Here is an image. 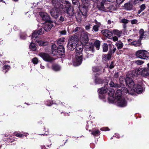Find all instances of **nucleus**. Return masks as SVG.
I'll return each instance as SVG.
<instances>
[{"mask_svg": "<svg viewBox=\"0 0 149 149\" xmlns=\"http://www.w3.org/2000/svg\"><path fill=\"white\" fill-rule=\"evenodd\" d=\"M125 82L128 86L130 88L132 94L134 92L140 94L144 91L143 88L141 85L138 84H135L132 79L131 78H130L129 77L127 76L125 79Z\"/></svg>", "mask_w": 149, "mask_h": 149, "instance_id": "1", "label": "nucleus"}, {"mask_svg": "<svg viewBox=\"0 0 149 149\" xmlns=\"http://www.w3.org/2000/svg\"><path fill=\"white\" fill-rule=\"evenodd\" d=\"M116 99L114 102L120 107H125L127 105V102L124 98L121 96V91L117 90L115 93Z\"/></svg>", "mask_w": 149, "mask_h": 149, "instance_id": "2", "label": "nucleus"}, {"mask_svg": "<svg viewBox=\"0 0 149 149\" xmlns=\"http://www.w3.org/2000/svg\"><path fill=\"white\" fill-rule=\"evenodd\" d=\"M83 48L81 46L77 47L76 49V60L73 63L74 66H78L81 63L82 59V52Z\"/></svg>", "mask_w": 149, "mask_h": 149, "instance_id": "3", "label": "nucleus"}, {"mask_svg": "<svg viewBox=\"0 0 149 149\" xmlns=\"http://www.w3.org/2000/svg\"><path fill=\"white\" fill-rule=\"evenodd\" d=\"M79 40V37L77 34L72 36L69 40L67 46L68 48L71 50H73L76 47L77 42Z\"/></svg>", "mask_w": 149, "mask_h": 149, "instance_id": "4", "label": "nucleus"}, {"mask_svg": "<svg viewBox=\"0 0 149 149\" xmlns=\"http://www.w3.org/2000/svg\"><path fill=\"white\" fill-rule=\"evenodd\" d=\"M136 55L137 57L142 59H149V53L146 50H138L136 52Z\"/></svg>", "mask_w": 149, "mask_h": 149, "instance_id": "5", "label": "nucleus"}, {"mask_svg": "<svg viewBox=\"0 0 149 149\" xmlns=\"http://www.w3.org/2000/svg\"><path fill=\"white\" fill-rule=\"evenodd\" d=\"M83 3V6L81 7L80 10L82 14L84 16L87 15L88 10V8L89 6V0H81Z\"/></svg>", "mask_w": 149, "mask_h": 149, "instance_id": "6", "label": "nucleus"}, {"mask_svg": "<svg viewBox=\"0 0 149 149\" xmlns=\"http://www.w3.org/2000/svg\"><path fill=\"white\" fill-rule=\"evenodd\" d=\"M39 56L43 59L46 61L51 62L54 60V59L50 56L47 53L41 52L39 53Z\"/></svg>", "mask_w": 149, "mask_h": 149, "instance_id": "7", "label": "nucleus"}, {"mask_svg": "<svg viewBox=\"0 0 149 149\" xmlns=\"http://www.w3.org/2000/svg\"><path fill=\"white\" fill-rule=\"evenodd\" d=\"M108 90L109 91V92L108 93V95L109 97L108 98V100L109 102L110 103H113L114 101L116 99L115 95V97H114V93L115 91L114 90L110 88H108Z\"/></svg>", "mask_w": 149, "mask_h": 149, "instance_id": "8", "label": "nucleus"}, {"mask_svg": "<svg viewBox=\"0 0 149 149\" xmlns=\"http://www.w3.org/2000/svg\"><path fill=\"white\" fill-rule=\"evenodd\" d=\"M80 41L81 43L84 45H85L88 41V34L86 33H83L81 35Z\"/></svg>", "mask_w": 149, "mask_h": 149, "instance_id": "9", "label": "nucleus"}, {"mask_svg": "<svg viewBox=\"0 0 149 149\" xmlns=\"http://www.w3.org/2000/svg\"><path fill=\"white\" fill-rule=\"evenodd\" d=\"M60 4L62 6V8H65V10L68 12L70 7V4L68 0H61Z\"/></svg>", "mask_w": 149, "mask_h": 149, "instance_id": "10", "label": "nucleus"}, {"mask_svg": "<svg viewBox=\"0 0 149 149\" xmlns=\"http://www.w3.org/2000/svg\"><path fill=\"white\" fill-rule=\"evenodd\" d=\"M121 78L120 77V83L121 84H122L124 82L127 85V86H128V88H127L125 87H122L121 88V90L118 89V90H120V91H121V94H122V92H123V93H128L132 94V91L130 90V88L127 85V84L125 82V80H124V81L123 80H122V81L123 82L122 83L121 81L122 80H120Z\"/></svg>", "mask_w": 149, "mask_h": 149, "instance_id": "11", "label": "nucleus"}, {"mask_svg": "<svg viewBox=\"0 0 149 149\" xmlns=\"http://www.w3.org/2000/svg\"><path fill=\"white\" fill-rule=\"evenodd\" d=\"M51 16L55 18H57L59 15V10L57 8H54L50 12Z\"/></svg>", "mask_w": 149, "mask_h": 149, "instance_id": "12", "label": "nucleus"}, {"mask_svg": "<svg viewBox=\"0 0 149 149\" xmlns=\"http://www.w3.org/2000/svg\"><path fill=\"white\" fill-rule=\"evenodd\" d=\"M39 15L41 17L42 19L45 21L46 22H51L50 20V17L47 13L44 12H40L39 13Z\"/></svg>", "mask_w": 149, "mask_h": 149, "instance_id": "13", "label": "nucleus"}, {"mask_svg": "<svg viewBox=\"0 0 149 149\" xmlns=\"http://www.w3.org/2000/svg\"><path fill=\"white\" fill-rule=\"evenodd\" d=\"M43 33V31L42 29L39 30H36L32 33L31 38L33 40L35 38H38V35L42 34Z\"/></svg>", "mask_w": 149, "mask_h": 149, "instance_id": "14", "label": "nucleus"}, {"mask_svg": "<svg viewBox=\"0 0 149 149\" xmlns=\"http://www.w3.org/2000/svg\"><path fill=\"white\" fill-rule=\"evenodd\" d=\"M52 23L51 22H46L44 27V30L46 31H49L53 26Z\"/></svg>", "mask_w": 149, "mask_h": 149, "instance_id": "15", "label": "nucleus"}, {"mask_svg": "<svg viewBox=\"0 0 149 149\" xmlns=\"http://www.w3.org/2000/svg\"><path fill=\"white\" fill-rule=\"evenodd\" d=\"M101 32L104 36L109 38H110L112 36L111 32L107 29L103 30H102Z\"/></svg>", "mask_w": 149, "mask_h": 149, "instance_id": "16", "label": "nucleus"}, {"mask_svg": "<svg viewBox=\"0 0 149 149\" xmlns=\"http://www.w3.org/2000/svg\"><path fill=\"white\" fill-rule=\"evenodd\" d=\"M38 38H35L33 39V40H34L35 41H36L40 46H46L48 45V43L47 41H44L38 39Z\"/></svg>", "mask_w": 149, "mask_h": 149, "instance_id": "17", "label": "nucleus"}, {"mask_svg": "<svg viewBox=\"0 0 149 149\" xmlns=\"http://www.w3.org/2000/svg\"><path fill=\"white\" fill-rule=\"evenodd\" d=\"M108 91V88H107L105 86L104 87H102L98 90L99 97H101V95L105 93L107 91Z\"/></svg>", "mask_w": 149, "mask_h": 149, "instance_id": "18", "label": "nucleus"}, {"mask_svg": "<svg viewBox=\"0 0 149 149\" xmlns=\"http://www.w3.org/2000/svg\"><path fill=\"white\" fill-rule=\"evenodd\" d=\"M112 53V51H109L108 54L103 55L102 57L103 60L105 61L110 60L111 58Z\"/></svg>", "mask_w": 149, "mask_h": 149, "instance_id": "19", "label": "nucleus"}, {"mask_svg": "<svg viewBox=\"0 0 149 149\" xmlns=\"http://www.w3.org/2000/svg\"><path fill=\"white\" fill-rule=\"evenodd\" d=\"M139 33L140 34V38L142 39V38H145L147 37V36L148 33L144 31V30L142 29H141L139 31Z\"/></svg>", "mask_w": 149, "mask_h": 149, "instance_id": "20", "label": "nucleus"}, {"mask_svg": "<svg viewBox=\"0 0 149 149\" xmlns=\"http://www.w3.org/2000/svg\"><path fill=\"white\" fill-rule=\"evenodd\" d=\"M124 6L125 8L127 10H131L133 8L132 4L130 2L125 4Z\"/></svg>", "mask_w": 149, "mask_h": 149, "instance_id": "21", "label": "nucleus"}, {"mask_svg": "<svg viewBox=\"0 0 149 149\" xmlns=\"http://www.w3.org/2000/svg\"><path fill=\"white\" fill-rule=\"evenodd\" d=\"M86 50V51H90L92 52H94V46L92 45H86L85 47Z\"/></svg>", "mask_w": 149, "mask_h": 149, "instance_id": "22", "label": "nucleus"}, {"mask_svg": "<svg viewBox=\"0 0 149 149\" xmlns=\"http://www.w3.org/2000/svg\"><path fill=\"white\" fill-rule=\"evenodd\" d=\"M65 52V49L63 45H60L58 47L56 53L58 54L60 52L64 53Z\"/></svg>", "mask_w": 149, "mask_h": 149, "instance_id": "23", "label": "nucleus"}, {"mask_svg": "<svg viewBox=\"0 0 149 149\" xmlns=\"http://www.w3.org/2000/svg\"><path fill=\"white\" fill-rule=\"evenodd\" d=\"M105 2V1L104 0H102L100 3L97 5V7L100 10H103L104 9V4Z\"/></svg>", "mask_w": 149, "mask_h": 149, "instance_id": "24", "label": "nucleus"}, {"mask_svg": "<svg viewBox=\"0 0 149 149\" xmlns=\"http://www.w3.org/2000/svg\"><path fill=\"white\" fill-rule=\"evenodd\" d=\"M142 74L144 76H146L149 74V68H146L142 71Z\"/></svg>", "mask_w": 149, "mask_h": 149, "instance_id": "25", "label": "nucleus"}, {"mask_svg": "<svg viewBox=\"0 0 149 149\" xmlns=\"http://www.w3.org/2000/svg\"><path fill=\"white\" fill-rule=\"evenodd\" d=\"M58 48L56 46L55 44H53L52 46V54L53 55H55L57 51Z\"/></svg>", "mask_w": 149, "mask_h": 149, "instance_id": "26", "label": "nucleus"}, {"mask_svg": "<svg viewBox=\"0 0 149 149\" xmlns=\"http://www.w3.org/2000/svg\"><path fill=\"white\" fill-rule=\"evenodd\" d=\"M116 45L118 49H121L123 45V43L120 41H118Z\"/></svg>", "mask_w": 149, "mask_h": 149, "instance_id": "27", "label": "nucleus"}, {"mask_svg": "<svg viewBox=\"0 0 149 149\" xmlns=\"http://www.w3.org/2000/svg\"><path fill=\"white\" fill-rule=\"evenodd\" d=\"M100 45V41L98 40H96L94 42V46L96 47L97 50H99Z\"/></svg>", "mask_w": 149, "mask_h": 149, "instance_id": "28", "label": "nucleus"}, {"mask_svg": "<svg viewBox=\"0 0 149 149\" xmlns=\"http://www.w3.org/2000/svg\"><path fill=\"white\" fill-rule=\"evenodd\" d=\"M122 31H119L117 30H114L113 31V33L115 35H116L120 37L122 34Z\"/></svg>", "mask_w": 149, "mask_h": 149, "instance_id": "29", "label": "nucleus"}, {"mask_svg": "<svg viewBox=\"0 0 149 149\" xmlns=\"http://www.w3.org/2000/svg\"><path fill=\"white\" fill-rule=\"evenodd\" d=\"M109 85L111 87L116 88V87H119L121 86L116 83H114V82L113 81L110 82L109 83Z\"/></svg>", "mask_w": 149, "mask_h": 149, "instance_id": "30", "label": "nucleus"}, {"mask_svg": "<svg viewBox=\"0 0 149 149\" xmlns=\"http://www.w3.org/2000/svg\"><path fill=\"white\" fill-rule=\"evenodd\" d=\"M65 38H61L59 39L57 41V44L59 46L63 45L64 42Z\"/></svg>", "mask_w": 149, "mask_h": 149, "instance_id": "31", "label": "nucleus"}, {"mask_svg": "<svg viewBox=\"0 0 149 149\" xmlns=\"http://www.w3.org/2000/svg\"><path fill=\"white\" fill-rule=\"evenodd\" d=\"M102 47L103 48V52H106L108 51V47L107 44L104 43Z\"/></svg>", "mask_w": 149, "mask_h": 149, "instance_id": "32", "label": "nucleus"}, {"mask_svg": "<svg viewBox=\"0 0 149 149\" xmlns=\"http://www.w3.org/2000/svg\"><path fill=\"white\" fill-rule=\"evenodd\" d=\"M32 42L34 41V40H33L32 39ZM30 48L32 49L33 51H35L36 50V47L35 44L32 42L29 46Z\"/></svg>", "mask_w": 149, "mask_h": 149, "instance_id": "33", "label": "nucleus"}, {"mask_svg": "<svg viewBox=\"0 0 149 149\" xmlns=\"http://www.w3.org/2000/svg\"><path fill=\"white\" fill-rule=\"evenodd\" d=\"M60 67L58 65H54L52 66V69L55 71H58L60 70Z\"/></svg>", "mask_w": 149, "mask_h": 149, "instance_id": "34", "label": "nucleus"}, {"mask_svg": "<svg viewBox=\"0 0 149 149\" xmlns=\"http://www.w3.org/2000/svg\"><path fill=\"white\" fill-rule=\"evenodd\" d=\"M96 24L93 26V29L95 31H97L98 30V27H100V23H96Z\"/></svg>", "mask_w": 149, "mask_h": 149, "instance_id": "35", "label": "nucleus"}, {"mask_svg": "<svg viewBox=\"0 0 149 149\" xmlns=\"http://www.w3.org/2000/svg\"><path fill=\"white\" fill-rule=\"evenodd\" d=\"M91 134L94 136H96L100 134V131L98 130L93 131L91 132Z\"/></svg>", "mask_w": 149, "mask_h": 149, "instance_id": "36", "label": "nucleus"}, {"mask_svg": "<svg viewBox=\"0 0 149 149\" xmlns=\"http://www.w3.org/2000/svg\"><path fill=\"white\" fill-rule=\"evenodd\" d=\"M131 44L137 47L140 46L141 45V42L140 41L133 42L131 43Z\"/></svg>", "mask_w": 149, "mask_h": 149, "instance_id": "37", "label": "nucleus"}, {"mask_svg": "<svg viewBox=\"0 0 149 149\" xmlns=\"http://www.w3.org/2000/svg\"><path fill=\"white\" fill-rule=\"evenodd\" d=\"M10 68L9 65H5L3 68V71L5 73Z\"/></svg>", "mask_w": 149, "mask_h": 149, "instance_id": "38", "label": "nucleus"}, {"mask_svg": "<svg viewBox=\"0 0 149 149\" xmlns=\"http://www.w3.org/2000/svg\"><path fill=\"white\" fill-rule=\"evenodd\" d=\"M95 82L97 84H100L102 83V80L101 79L98 78L96 77L95 78Z\"/></svg>", "mask_w": 149, "mask_h": 149, "instance_id": "39", "label": "nucleus"}, {"mask_svg": "<svg viewBox=\"0 0 149 149\" xmlns=\"http://www.w3.org/2000/svg\"><path fill=\"white\" fill-rule=\"evenodd\" d=\"M134 62L135 63L138 65H142L144 63V62L143 61L140 60L136 61H134Z\"/></svg>", "mask_w": 149, "mask_h": 149, "instance_id": "40", "label": "nucleus"}, {"mask_svg": "<svg viewBox=\"0 0 149 149\" xmlns=\"http://www.w3.org/2000/svg\"><path fill=\"white\" fill-rule=\"evenodd\" d=\"M120 22L124 24H126L128 23L129 21L125 19H121Z\"/></svg>", "mask_w": 149, "mask_h": 149, "instance_id": "41", "label": "nucleus"}, {"mask_svg": "<svg viewBox=\"0 0 149 149\" xmlns=\"http://www.w3.org/2000/svg\"><path fill=\"white\" fill-rule=\"evenodd\" d=\"M32 62L33 63L36 64L38 62V59L36 58H34L32 59Z\"/></svg>", "mask_w": 149, "mask_h": 149, "instance_id": "42", "label": "nucleus"}, {"mask_svg": "<svg viewBox=\"0 0 149 149\" xmlns=\"http://www.w3.org/2000/svg\"><path fill=\"white\" fill-rule=\"evenodd\" d=\"M138 22V20L136 19H133L131 21V23L132 24H136Z\"/></svg>", "mask_w": 149, "mask_h": 149, "instance_id": "43", "label": "nucleus"}, {"mask_svg": "<svg viewBox=\"0 0 149 149\" xmlns=\"http://www.w3.org/2000/svg\"><path fill=\"white\" fill-rule=\"evenodd\" d=\"M15 135L16 136L22 138V137L24 135L23 134H21L19 133H17L15 134Z\"/></svg>", "mask_w": 149, "mask_h": 149, "instance_id": "44", "label": "nucleus"}, {"mask_svg": "<svg viewBox=\"0 0 149 149\" xmlns=\"http://www.w3.org/2000/svg\"><path fill=\"white\" fill-rule=\"evenodd\" d=\"M143 1V0H134L133 2V4H136L138 3L140 1Z\"/></svg>", "mask_w": 149, "mask_h": 149, "instance_id": "45", "label": "nucleus"}, {"mask_svg": "<svg viewBox=\"0 0 149 149\" xmlns=\"http://www.w3.org/2000/svg\"><path fill=\"white\" fill-rule=\"evenodd\" d=\"M141 11L143 10L145 8V6L144 4H142L140 6Z\"/></svg>", "mask_w": 149, "mask_h": 149, "instance_id": "46", "label": "nucleus"}, {"mask_svg": "<svg viewBox=\"0 0 149 149\" xmlns=\"http://www.w3.org/2000/svg\"><path fill=\"white\" fill-rule=\"evenodd\" d=\"M65 17L61 16L60 17L59 20L61 22H63L65 20Z\"/></svg>", "mask_w": 149, "mask_h": 149, "instance_id": "47", "label": "nucleus"}, {"mask_svg": "<svg viewBox=\"0 0 149 149\" xmlns=\"http://www.w3.org/2000/svg\"><path fill=\"white\" fill-rule=\"evenodd\" d=\"M93 72H97L98 71V69L97 67H94L93 68Z\"/></svg>", "mask_w": 149, "mask_h": 149, "instance_id": "48", "label": "nucleus"}, {"mask_svg": "<svg viewBox=\"0 0 149 149\" xmlns=\"http://www.w3.org/2000/svg\"><path fill=\"white\" fill-rule=\"evenodd\" d=\"M81 29L80 27H77L75 28V29L73 31V32H75L77 31H79V30H80V29Z\"/></svg>", "mask_w": 149, "mask_h": 149, "instance_id": "49", "label": "nucleus"}, {"mask_svg": "<svg viewBox=\"0 0 149 149\" xmlns=\"http://www.w3.org/2000/svg\"><path fill=\"white\" fill-rule=\"evenodd\" d=\"M113 40L114 41H117L118 40V37L116 36H114L112 38Z\"/></svg>", "mask_w": 149, "mask_h": 149, "instance_id": "50", "label": "nucleus"}, {"mask_svg": "<svg viewBox=\"0 0 149 149\" xmlns=\"http://www.w3.org/2000/svg\"><path fill=\"white\" fill-rule=\"evenodd\" d=\"M114 63L113 62H112L111 63L110 65L109 66V68L110 69H112L114 67Z\"/></svg>", "mask_w": 149, "mask_h": 149, "instance_id": "51", "label": "nucleus"}, {"mask_svg": "<svg viewBox=\"0 0 149 149\" xmlns=\"http://www.w3.org/2000/svg\"><path fill=\"white\" fill-rule=\"evenodd\" d=\"M125 0H116L117 3L119 4L122 3Z\"/></svg>", "mask_w": 149, "mask_h": 149, "instance_id": "52", "label": "nucleus"}, {"mask_svg": "<svg viewBox=\"0 0 149 149\" xmlns=\"http://www.w3.org/2000/svg\"><path fill=\"white\" fill-rule=\"evenodd\" d=\"M60 33L62 35H65L66 34V31H62L60 32Z\"/></svg>", "mask_w": 149, "mask_h": 149, "instance_id": "53", "label": "nucleus"}, {"mask_svg": "<svg viewBox=\"0 0 149 149\" xmlns=\"http://www.w3.org/2000/svg\"><path fill=\"white\" fill-rule=\"evenodd\" d=\"M108 127H104V128H101V130H102V131H107V130H108Z\"/></svg>", "mask_w": 149, "mask_h": 149, "instance_id": "54", "label": "nucleus"}, {"mask_svg": "<svg viewBox=\"0 0 149 149\" xmlns=\"http://www.w3.org/2000/svg\"><path fill=\"white\" fill-rule=\"evenodd\" d=\"M85 28L87 30L89 29L90 28V25L86 26L85 27Z\"/></svg>", "mask_w": 149, "mask_h": 149, "instance_id": "55", "label": "nucleus"}, {"mask_svg": "<svg viewBox=\"0 0 149 149\" xmlns=\"http://www.w3.org/2000/svg\"><path fill=\"white\" fill-rule=\"evenodd\" d=\"M116 48L115 47H113V50H110V51H112V54L114 53L115 51H116Z\"/></svg>", "mask_w": 149, "mask_h": 149, "instance_id": "56", "label": "nucleus"}, {"mask_svg": "<svg viewBox=\"0 0 149 149\" xmlns=\"http://www.w3.org/2000/svg\"><path fill=\"white\" fill-rule=\"evenodd\" d=\"M73 4H75L77 2V0H72Z\"/></svg>", "mask_w": 149, "mask_h": 149, "instance_id": "57", "label": "nucleus"}, {"mask_svg": "<svg viewBox=\"0 0 149 149\" xmlns=\"http://www.w3.org/2000/svg\"><path fill=\"white\" fill-rule=\"evenodd\" d=\"M40 67L42 69H44L45 68V66L42 64L40 65Z\"/></svg>", "mask_w": 149, "mask_h": 149, "instance_id": "58", "label": "nucleus"}, {"mask_svg": "<svg viewBox=\"0 0 149 149\" xmlns=\"http://www.w3.org/2000/svg\"><path fill=\"white\" fill-rule=\"evenodd\" d=\"M114 77L115 78H117L118 77V74L117 73H116L115 74Z\"/></svg>", "mask_w": 149, "mask_h": 149, "instance_id": "59", "label": "nucleus"}, {"mask_svg": "<svg viewBox=\"0 0 149 149\" xmlns=\"http://www.w3.org/2000/svg\"><path fill=\"white\" fill-rule=\"evenodd\" d=\"M136 72V71L137 72V74H139L140 73V71L139 70H136V71H135Z\"/></svg>", "mask_w": 149, "mask_h": 149, "instance_id": "60", "label": "nucleus"}, {"mask_svg": "<svg viewBox=\"0 0 149 149\" xmlns=\"http://www.w3.org/2000/svg\"><path fill=\"white\" fill-rule=\"evenodd\" d=\"M20 37L22 39H24L26 38V37L25 36H24V37H23L22 36H21Z\"/></svg>", "mask_w": 149, "mask_h": 149, "instance_id": "61", "label": "nucleus"}, {"mask_svg": "<svg viewBox=\"0 0 149 149\" xmlns=\"http://www.w3.org/2000/svg\"><path fill=\"white\" fill-rule=\"evenodd\" d=\"M111 23V21L110 20H109L108 21V24H110Z\"/></svg>", "mask_w": 149, "mask_h": 149, "instance_id": "62", "label": "nucleus"}, {"mask_svg": "<svg viewBox=\"0 0 149 149\" xmlns=\"http://www.w3.org/2000/svg\"><path fill=\"white\" fill-rule=\"evenodd\" d=\"M54 1L56 2H56H57V1H56V0H53L52 1V3H53V4L54 3Z\"/></svg>", "mask_w": 149, "mask_h": 149, "instance_id": "63", "label": "nucleus"}, {"mask_svg": "<svg viewBox=\"0 0 149 149\" xmlns=\"http://www.w3.org/2000/svg\"><path fill=\"white\" fill-rule=\"evenodd\" d=\"M42 149H46V148H45V147H42Z\"/></svg>", "mask_w": 149, "mask_h": 149, "instance_id": "64", "label": "nucleus"}]
</instances>
